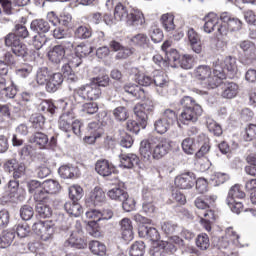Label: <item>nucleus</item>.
Segmentation results:
<instances>
[{"label": "nucleus", "instance_id": "nucleus-30", "mask_svg": "<svg viewBox=\"0 0 256 256\" xmlns=\"http://www.w3.org/2000/svg\"><path fill=\"white\" fill-rule=\"evenodd\" d=\"M93 35V29L86 25H80L74 30V37L76 39H91Z\"/></svg>", "mask_w": 256, "mask_h": 256}, {"label": "nucleus", "instance_id": "nucleus-20", "mask_svg": "<svg viewBox=\"0 0 256 256\" xmlns=\"http://www.w3.org/2000/svg\"><path fill=\"white\" fill-rule=\"evenodd\" d=\"M63 83V74L61 73H54L52 76L50 75V78L48 79V82L46 84V91L48 93H55L59 87H61Z\"/></svg>", "mask_w": 256, "mask_h": 256}, {"label": "nucleus", "instance_id": "nucleus-56", "mask_svg": "<svg viewBox=\"0 0 256 256\" xmlns=\"http://www.w3.org/2000/svg\"><path fill=\"white\" fill-rule=\"evenodd\" d=\"M87 219H92V221L88 222V225L91 226L93 223H97L101 221V211L92 209L86 212Z\"/></svg>", "mask_w": 256, "mask_h": 256}, {"label": "nucleus", "instance_id": "nucleus-9", "mask_svg": "<svg viewBox=\"0 0 256 256\" xmlns=\"http://www.w3.org/2000/svg\"><path fill=\"white\" fill-rule=\"evenodd\" d=\"M240 49H242L244 56L241 58L243 65H251L256 60V46L255 43L250 40H243L239 43Z\"/></svg>", "mask_w": 256, "mask_h": 256}, {"label": "nucleus", "instance_id": "nucleus-14", "mask_svg": "<svg viewBox=\"0 0 256 256\" xmlns=\"http://www.w3.org/2000/svg\"><path fill=\"white\" fill-rule=\"evenodd\" d=\"M187 37L192 51L198 54L201 53V36L199 35V33H197V31H195V29L193 28H188Z\"/></svg>", "mask_w": 256, "mask_h": 256}, {"label": "nucleus", "instance_id": "nucleus-50", "mask_svg": "<svg viewBox=\"0 0 256 256\" xmlns=\"http://www.w3.org/2000/svg\"><path fill=\"white\" fill-rule=\"evenodd\" d=\"M161 230L165 235H173L177 232V224L171 221H165L161 223Z\"/></svg>", "mask_w": 256, "mask_h": 256}, {"label": "nucleus", "instance_id": "nucleus-28", "mask_svg": "<svg viewBox=\"0 0 256 256\" xmlns=\"http://www.w3.org/2000/svg\"><path fill=\"white\" fill-rule=\"evenodd\" d=\"M30 28L32 31H37V33H49L51 26L49 25V22L43 19H36L31 22Z\"/></svg>", "mask_w": 256, "mask_h": 256}, {"label": "nucleus", "instance_id": "nucleus-64", "mask_svg": "<svg viewBox=\"0 0 256 256\" xmlns=\"http://www.w3.org/2000/svg\"><path fill=\"white\" fill-rule=\"evenodd\" d=\"M109 81H110L109 76L103 75V76H98L94 78L92 83H95L98 87H108Z\"/></svg>", "mask_w": 256, "mask_h": 256}, {"label": "nucleus", "instance_id": "nucleus-41", "mask_svg": "<svg viewBox=\"0 0 256 256\" xmlns=\"http://www.w3.org/2000/svg\"><path fill=\"white\" fill-rule=\"evenodd\" d=\"M36 211L42 219H47L53 215V210H51V207L41 202L36 205Z\"/></svg>", "mask_w": 256, "mask_h": 256}, {"label": "nucleus", "instance_id": "nucleus-61", "mask_svg": "<svg viewBox=\"0 0 256 256\" xmlns=\"http://www.w3.org/2000/svg\"><path fill=\"white\" fill-rule=\"evenodd\" d=\"M49 197V193L48 191L45 189V186H42V188H40L37 192H35L34 194V199L35 201H37L38 203H43V201H45L46 199H48Z\"/></svg>", "mask_w": 256, "mask_h": 256}, {"label": "nucleus", "instance_id": "nucleus-33", "mask_svg": "<svg viewBox=\"0 0 256 256\" xmlns=\"http://www.w3.org/2000/svg\"><path fill=\"white\" fill-rule=\"evenodd\" d=\"M89 249L93 255L104 256L107 253V247L105 244L97 240H93L89 243Z\"/></svg>", "mask_w": 256, "mask_h": 256}, {"label": "nucleus", "instance_id": "nucleus-45", "mask_svg": "<svg viewBox=\"0 0 256 256\" xmlns=\"http://www.w3.org/2000/svg\"><path fill=\"white\" fill-rule=\"evenodd\" d=\"M76 55L80 57H87V55H91L93 53V47L87 44L81 43L75 48Z\"/></svg>", "mask_w": 256, "mask_h": 256}, {"label": "nucleus", "instance_id": "nucleus-63", "mask_svg": "<svg viewBox=\"0 0 256 256\" xmlns=\"http://www.w3.org/2000/svg\"><path fill=\"white\" fill-rule=\"evenodd\" d=\"M17 191H19V181L10 180L8 183V192L10 194V197H17Z\"/></svg>", "mask_w": 256, "mask_h": 256}, {"label": "nucleus", "instance_id": "nucleus-7", "mask_svg": "<svg viewBox=\"0 0 256 256\" xmlns=\"http://www.w3.org/2000/svg\"><path fill=\"white\" fill-rule=\"evenodd\" d=\"M4 45L5 47H10L12 53L16 57H27L29 55V48H27V44L21 42V39H19L15 34L8 33L4 37Z\"/></svg>", "mask_w": 256, "mask_h": 256}, {"label": "nucleus", "instance_id": "nucleus-24", "mask_svg": "<svg viewBox=\"0 0 256 256\" xmlns=\"http://www.w3.org/2000/svg\"><path fill=\"white\" fill-rule=\"evenodd\" d=\"M15 240V231L4 230L0 235V249H7Z\"/></svg>", "mask_w": 256, "mask_h": 256}, {"label": "nucleus", "instance_id": "nucleus-12", "mask_svg": "<svg viewBox=\"0 0 256 256\" xmlns=\"http://www.w3.org/2000/svg\"><path fill=\"white\" fill-rule=\"evenodd\" d=\"M214 65H219L222 69V74L225 77V71L230 73V75H235L237 73V59L233 56H227L223 61H216Z\"/></svg>", "mask_w": 256, "mask_h": 256}, {"label": "nucleus", "instance_id": "nucleus-38", "mask_svg": "<svg viewBox=\"0 0 256 256\" xmlns=\"http://www.w3.org/2000/svg\"><path fill=\"white\" fill-rule=\"evenodd\" d=\"M182 149L186 155H193L197 151L195 140L193 138H186L181 143Z\"/></svg>", "mask_w": 256, "mask_h": 256}, {"label": "nucleus", "instance_id": "nucleus-36", "mask_svg": "<svg viewBox=\"0 0 256 256\" xmlns=\"http://www.w3.org/2000/svg\"><path fill=\"white\" fill-rule=\"evenodd\" d=\"M108 197L113 201H125L127 199V192L121 188H112L107 193Z\"/></svg>", "mask_w": 256, "mask_h": 256}, {"label": "nucleus", "instance_id": "nucleus-3", "mask_svg": "<svg viewBox=\"0 0 256 256\" xmlns=\"http://www.w3.org/2000/svg\"><path fill=\"white\" fill-rule=\"evenodd\" d=\"M114 17L117 21H125L128 27H143L145 24V14L139 9H129L119 3L115 6Z\"/></svg>", "mask_w": 256, "mask_h": 256}, {"label": "nucleus", "instance_id": "nucleus-6", "mask_svg": "<svg viewBox=\"0 0 256 256\" xmlns=\"http://www.w3.org/2000/svg\"><path fill=\"white\" fill-rule=\"evenodd\" d=\"M243 199H245V192L239 184H236L230 188L226 204L233 213L239 215L243 211Z\"/></svg>", "mask_w": 256, "mask_h": 256}, {"label": "nucleus", "instance_id": "nucleus-42", "mask_svg": "<svg viewBox=\"0 0 256 256\" xmlns=\"http://www.w3.org/2000/svg\"><path fill=\"white\" fill-rule=\"evenodd\" d=\"M69 197L71 201H79L83 198V188L79 185H73L69 188Z\"/></svg>", "mask_w": 256, "mask_h": 256}, {"label": "nucleus", "instance_id": "nucleus-8", "mask_svg": "<svg viewBox=\"0 0 256 256\" xmlns=\"http://www.w3.org/2000/svg\"><path fill=\"white\" fill-rule=\"evenodd\" d=\"M32 231L42 241H52L55 235V224L51 221H38L32 225Z\"/></svg>", "mask_w": 256, "mask_h": 256}, {"label": "nucleus", "instance_id": "nucleus-23", "mask_svg": "<svg viewBox=\"0 0 256 256\" xmlns=\"http://www.w3.org/2000/svg\"><path fill=\"white\" fill-rule=\"evenodd\" d=\"M138 233L139 237H146L150 241H159L160 239L159 231L153 227L142 226L139 228Z\"/></svg>", "mask_w": 256, "mask_h": 256}, {"label": "nucleus", "instance_id": "nucleus-60", "mask_svg": "<svg viewBox=\"0 0 256 256\" xmlns=\"http://www.w3.org/2000/svg\"><path fill=\"white\" fill-rule=\"evenodd\" d=\"M135 53V48H126L123 47L118 51L116 54V59H127L128 57H131Z\"/></svg>", "mask_w": 256, "mask_h": 256}, {"label": "nucleus", "instance_id": "nucleus-21", "mask_svg": "<svg viewBox=\"0 0 256 256\" xmlns=\"http://www.w3.org/2000/svg\"><path fill=\"white\" fill-rule=\"evenodd\" d=\"M48 58L52 63L59 64L62 59H65V47L56 45L48 52Z\"/></svg>", "mask_w": 256, "mask_h": 256}, {"label": "nucleus", "instance_id": "nucleus-51", "mask_svg": "<svg viewBox=\"0 0 256 256\" xmlns=\"http://www.w3.org/2000/svg\"><path fill=\"white\" fill-rule=\"evenodd\" d=\"M194 61H195V59H193V56H191L189 54H185L179 60L180 67L182 69H193Z\"/></svg>", "mask_w": 256, "mask_h": 256}, {"label": "nucleus", "instance_id": "nucleus-46", "mask_svg": "<svg viewBox=\"0 0 256 256\" xmlns=\"http://www.w3.org/2000/svg\"><path fill=\"white\" fill-rule=\"evenodd\" d=\"M134 115H136L137 119L142 121V123H147L149 119V112L144 110L143 106H139V104L134 107Z\"/></svg>", "mask_w": 256, "mask_h": 256}, {"label": "nucleus", "instance_id": "nucleus-40", "mask_svg": "<svg viewBox=\"0 0 256 256\" xmlns=\"http://www.w3.org/2000/svg\"><path fill=\"white\" fill-rule=\"evenodd\" d=\"M90 199L95 205H97V203H103V201H105V192H103L101 187H95L90 193Z\"/></svg>", "mask_w": 256, "mask_h": 256}, {"label": "nucleus", "instance_id": "nucleus-62", "mask_svg": "<svg viewBox=\"0 0 256 256\" xmlns=\"http://www.w3.org/2000/svg\"><path fill=\"white\" fill-rule=\"evenodd\" d=\"M31 122L35 129H41L45 125V117L41 114H35L31 117Z\"/></svg>", "mask_w": 256, "mask_h": 256}, {"label": "nucleus", "instance_id": "nucleus-47", "mask_svg": "<svg viewBox=\"0 0 256 256\" xmlns=\"http://www.w3.org/2000/svg\"><path fill=\"white\" fill-rule=\"evenodd\" d=\"M16 233L20 239H25V237H29V233H31V228L27 223H19L16 226Z\"/></svg>", "mask_w": 256, "mask_h": 256}, {"label": "nucleus", "instance_id": "nucleus-58", "mask_svg": "<svg viewBox=\"0 0 256 256\" xmlns=\"http://www.w3.org/2000/svg\"><path fill=\"white\" fill-rule=\"evenodd\" d=\"M150 37L153 43H161L163 41V31L157 27H153L150 31Z\"/></svg>", "mask_w": 256, "mask_h": 256}, {"label": "nucleus", "instance_id": "nucleus-1", "mask_svg": "<svg viewBox=\"0 0 256 256\" xmlns=\"http://www.w3.org/2000/svg\"><path fill=\"white\" fill-rule=\"evenodd\" d=\"M171 151V142L165 138L150 136L140 143V155L145 163L163 159Z\"/></svg>", "mask_w": 256, "mask_h": 256}, {"label": "nucleus", "instance_id": "nucleus-49", "mask_svg": "<svg viewBox=\"0 0 256 256\" xmlns=\"http://www.w3.org/2000/svg\"><path fill=\"white\" fill-rule=\"evenodd\" d=\"M196 245L199 249H202V251L209 249V236L207 234L198 235L196 238Z\"/></svg>", "mask_w": 256, "mask_h": 256}, {"label": "nucleus", "instance_id": "nucleus-11", "mask_svg": "<svg viewBox=\"0 0 256 256\" xmlns=\"http://www.w3.org/2000/svg\"><path fill=\"white\" fill-rule=\"evenodd\" d=\"M83 231L78 230L73 232L69 239L64 242V247H74L75 249H85L87 247V243L83 240Z\"/></svg>", "mask_w": 256, "mask_h": 256}, {"label": "nucleus", "instance_id": "nucleus-34", "mask_svg": "<svg viewBox=\"0 0 256 256\" xmlns=\"http://www.w3.org/2000/svg\"><path fill=\"white\" fill-rule=\"evenodd\" d=\"M51 73L47 67H43L37 70L36 83L38 85H47L49 83Z\"/></svg>", "mask_w": 256, "mask_h": 256}, {"label": "nucleus", "instance_id": "nucleus-19", "mask_svg": "<svg viewBox=\"0 0 256 256\" xmlns=\"http://www.w3.org/2000/svg\"><path fill=\"white\" fill-rule=\"evenodd\" d=\"M239 93V85L235 82H226L222 86V97L223 99H234Z\"/></svg>", "mask_w": 256, "mask_h": 256}, {"label": "nucleus", "instance_id": "nucleus-29", "mask_svg": "<svg viewBox=\"0 0 256 256\" xmlns=\"http://www.w3.org/2000/svg\"><path fill=\"white\" fill-rule=\"evenodd\" d=\"M160 21L165 31H168V33L171 31H175V16L173 14H163L160 18Z\"/></svg>", "mask_w": 256, "mask_h": 256}, {"label": "nucleus", "instance_id": "nucleus-35", "mask_svg": "<svg viewBox=\"0 0 256 256\" xmlns=\"http://www.w3.org/2000/svg\"><path fill=\"white\" fill-rule=\"evenodd\" d=\"M42 186L47 191L48 195H55L61 191V184L57 180H46Z\"/></svg>", "mask_w": 256, "mask_h": 256}, {"label": "nucleus", "instance_id": "nucleus-54", "mask_svg": "<svg viewBox=\"0 0 256 256\" xmlns=\"http://www.w3.org/2000/svg\"><path fill=\"white\" fill-rule=\"evenodd\" d=\"M12 34L15 35L18 39L19 37L21 39H27L29 37V30H27V27L24 25L17 24L15 26L14 33Z\"/></svg>", "mask_w": 256, "mask_h": 256}, {"label": "nucleus", "instance_id": "nucleus-27", "mask_svg": "<svg viewBox=\"0 0 256 256\" xmlns=\"http://www.w3.org/2000/svg\"><path fill=\"white\" fill-rule=\"evenodd\" d=\"M29 143H35V145L40 146V149H45L49 143V137L43 132H36L29 138Z\"/></svg>", "mask_w": 256, "mask_h": 256}, {"label": "nucleus", "instance_id": "nucleus-55", "mask_svg": "<svg viewBox=\"0 0 256 256\" xmlns=\"http://www.w3.org/2000/svg\"><path fill=\"white\" fill-rule=\"evenodd\" d=\"M162 119L171 126L175 121H177V114L171 109H166L163 112Z\"/></svg>", "mask_w": 256, "mask_h": 256}, {"label": "nucleus", "instance_id": "nucleus-48", "mask_svg": "<svg viewBox=\"0 0 256 256\" xmlns=\"http://www.w3.org/2000/svg\"><path fill=\"white\" fill-rule=\"evenodd\" d=\"M170 127L171 126L166 121H164L163 118H160V119L156 120L155 123H154V129L160 135H163L164 133H167V131H169Z\"/></svg>", "mask_w": 256, "mask_h": 256}, {"label": "nucleus", "instance_id": "nucleus-53", "mask_svg": "<svg viewBox=\"0 0 256 256\" xmlns=\"http://www.w3.org/2000/svg\"><path fill=\"white\" fill-rule=\"evenodd\" d=\"M33 215H35V211L33 210V207L29 205H24L20 209V216L23 219V221H29Z\"/></svg>", "mask_w": 256, "mask_h": 256}, {"label": "nucleus", "instance_id": "nucleus-17", "mask_svg": "<svg viewBox=\"0 0 256 256\" xmlns=\"http://www.w3.org/2000/svg\"><path fill=\"white\" fill-rule=\"evenodd\" d=\"M120 231L124 241H133V222L129 218H123L120 223Z\"/></svg>", "mask_w": 256, "mask_h": 256}, {"label": "nucleus", "instance_id": "nucleus-2", "mask_svg": "<svg viewBox=\"0 0 256 256\" xmlns=\"http://www.w3.org/2000/svg\"><path fill=\"white\" fill-rule=\"evenodd\" d=\"M194 75L198 81H201L203 87L207 89H215L221 85V81L225 79V75H223V69L219 67V64H214V71H211V67L207 65L198 66Z\"/></svg>", "mask_w": 256, "mask_h": 256}, {"label": "nucleus", "instance_id": "nucleus-5", "mask_svg": "<svg viewBox=\"0 0 256 256\" xmlns=\"http://www.w3.org/2000/svg\"><path fill=\"white\" fill-rule=\"evenodd\" d=\"M73 97L76 103H81V101H86V99L97 101L101 97V88L96 83L91 82L75 89Z\"/></svg>", "mask_w": 256, "mask_h": 256}, {"label": "nucleus", "instance_id": "nucleus-52", "mask_svg": "<svg viewBox=\"0 0 256 256\" xmlns=\"http://www.w3.org/2000/svg\"><path fill=\"white\" fill-rule=\"evenodd\" d=\"M81 111L87 115H95L99 111V105L96 102L85 103L82 105Z\"/></svg>", "mask_w": 256, "mask_h": 256}, {"label": "nucleus", "instance_id": "nucleus-44", "mask_svg": "<svg viewBox=\"0 0 256 256\" xmlns=\"http://www.w3.org/2000/svg\"><path fill=\"white\" fill-rule=\"evenodd\" d=\"M49 41V38L45 34L38 33L33 37V47L39 51Z\"/></svg>", "mask_w": 256, "mask_h": 256}, {"label": "nucleus", "instance_id": "nucleus-16", "mask_svg": "<svg viewBox=\"0 0 256 256\" xmlns=\"http://www.w3.org/2000/svg\"><path fill=\"white\" fill-rule=\"evenodd\" d=\"M120 167L122 169H133L136 165H139V156L133 153L120 154Z\"/></svg>", "mask_w": 256, "mask_h": 256}, {"label": "nucleus", "instance_id": "nucleus-26", "mask_svg": "<svg viewBox=\"0 0 256 256\" xmlns=\"http://www.w3.org/2000/svg\"><path fill=\"white\" fill-rule=\"evenodd\" d=\"M73 123V114L70 112H66L60 116L58 127L61 131H65L66 133L71 131V125Z\"/></svg>", "mask_w": 256, "mask_h": 256}, {"label": "nucleus", "instance_id": "nucleus-39", "mask_svg": "<svg viewBox=\"0 0 256 256\" xmlns=\"http://www.w3.org/2000/svg\"><path fill=\"white\" fill-rule=\"evenodd\" d=\"M206 125L210 133H213V135H216V137L223 135V129L221 128V125H219V123H217L215 120L207 118Z\"/></svg>", "mask_w": 256, "mask_h": 256}, {"label": "nucleus", "instance_id": "nucleus-57", "mask_svg": "<svg viewBox=\"0 0 256 256\" xmlns=\"http://www.w3.org/2000/svg\"><path fill=\"white\" fill-rule=\"evenodd\" d=\"M135 79L138 85H141L142 87H149V85L153 83V78L145 74H137Z\"/></svg>", "mask_w": 256, "mask_h": 256}, {"label": "nucleus", "instance_id": "nucleus-31", "mask_svg": "<svg viewBox=\"0 0 256 256\" xmlns=\"http://www.w3.org/2000/svg\"><path fill=\"white\" fill-rule=\"evenodd\" d=\"M130 43L145 49V47H149V37L147 34L138 33L130 38Z\"/></svg>", "mask_w": 256, "mask_h": 256}, {"label": "nucleus", "instance_id": "nucleus-37", "mask_svg": "<svg viewBox=\"0 0 256 256\" xmlns=\"http://www.w3.org/2000/svg\"><path fill=\"white\" fill-rule=\"evenodd\" d=\"M145 248H146L145 242L136 241L131 245L129 255L130 256H144Z\"/></svg>", "mask_w": 256, "mask_h": 256}, {"label": "nucleus", "instance_id": "nucleus-4", "mask_svg": "<svg viewBox=\"0 0 256 256\" xmlns=\"http://www.w3.org/2000/svg\"><path fill=\"white\" fill-rule=\"evenodd\" d=\"M180 104L183 107V111L180 115V121L184 125H189V123H197L199 117L203 113V108L199 105L195 99L191 96H184L180 100Z\"/></svg>", "mask_w": 256, "mask_h": 256}, {"label": "nucleus", "instance_id": "nucleus-32", "mask_svg": "<svg viewBox=\"0 0 256 256\" xmlns=\"http://www.w3.org/2000/svg\"><path fill=\"white\" fill-rule=\"evenodd\" d=\"M58 173L62 179H73L77 175V168L73 165H63L58 169Z\"/></svg>", "mask_w": 256, "mask_h": 256}, {"label": "nucleus", "instance_id": "nucleus-10", "mask_svg": "<svg viewBox=\"0 0 256 256\" xmlns=\"http://www.w3.org/2000/svg\"><path fill=\"white\" fill-rule=\"evenodd\" d=\"M174 183L178 189H191L195 185V174L193 172L181 174L175 178Z\"/></svg>", "mask_w": 256, "mask_h": 256}, {"label": "nucleus", "instance_id": "nucleus-43", "mask_svg": "<svg viewBox=\"0 0 256 256\" xmlns=\"http://www.w3.org/2000/svg\"><path fill=\"white\" fill-rule=\"evenodd\" d=\"M113 115L116 121H127L129 119V112L124 106H119L113 110Z\"/></svg>", "mask_w": 256, "mask_h": 256}, {"label": "nucleus", "instance_id": "nucleus-59", "mask_svg": "<svg viewBox=\"0 0 256 256\" xmlns=\"http://www.w3.org/2000/svg\"><path fill=\"white\" fill-rule=\"evenodd\" d=\"M121 202H122V208L127 213H129V212L133 211V209H135V199L129 197V194H127L126 199L121 200Z\"/></svg>", "mask_w": 256, "mask_h": 256}, {"label": "nucleus", "instance_id": "nucleus-25", "mask_svg": "<svg viewBox=\"0 0 256 256\" xmlns=\"http://www.w3.org/2000/svg\"><path fill=\"white\" fill-rule=\"evenodd\" d=\"M64 209L68 215H72V217H80L83 213V207L81 204L77 203V201L66 202L64 204Z\"/></svg>", "mask_w": 256, "mask_h": 256}, {"label": "nucleus", "instance_id": "nucleus-13", "mask_svg": "<svg viewBox=\"0 0 256 256\" xmlns=\"http://www.w3.org/2000/svg\"><path fill=\"white\" fill-rule=\"evenodd\" d=\"M220 20L222 23H226L229 31L232 33L235 31H241V27H243V22L239 20V18L231 17L229 13L223 12L220 15Z\"/></svg>", "mask_w": 256, "mask_h": 256}, {"label": "nucleus", "instance_id": "nucleus-22", "mask_svg": "<svg viewBox=\"0 0 256 256\" xmlns=\"http://www.w3.org/2000/svg\"><path fill=\"white\" fill-rule=\"evenodd\" d=\"M124 91L125 93L132 95V97H135V99H145L146 97L145 90L131 82L124 85Z\"/></svg>", "mask_w": 256, "mask_h": 256}, {"label": "nucleus", "instance_id": "nucleus-18", "mask_svg": "<svg viewBox=\"0 0 256 256\" xmlns=\"http://www.w3.org/2000/svg\"><path fill=\"white\" fill-rule=\"evenodd\" d=\"M95 170L98 175L102 177H109L115 171L113 164L109 163V160H98L95 165Z\"/></svg>", "mask_w": 256, "mask_h": 256}, {"label": "nucleus", "instance_id": "nucleus-15", "mask_svg": "<svg viewBox=\"0 0 256 256\" xmlns=\"http://www.w3.org/2000/svg\"><path fill=\"white\" fill-rule=\"evenodd\" d=\"M205 24L203 26V31L205 33L211 34L213 31H217V25L221 21V16L211 12L204 18Z\"/></svg>", "mask_w": 256, "mask_h": 256}]
</instances>
